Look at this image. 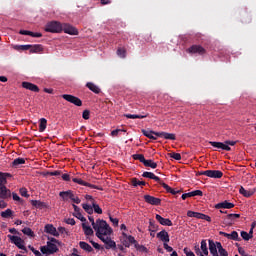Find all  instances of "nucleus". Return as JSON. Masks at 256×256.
<instances>
[{
    "instance_id": "obj_42",
    "label": "nucleus",
    "mask_w": 256,
    "mask_h": 256,
    "mask_svg": "<svg viewBox=\"0 0 256 256\" xmlns=\"http://www.w3.org/2000/svg\"><path fill=\"white\" fill-rule=\"evenodd\" d=\"M82 209H84V211L88 213V215H93V206L89 204H82Z\"/></svg>"
},
{
    "instance_id": "obj_44",
    "label": "nucleus",
    "mask_w": 256,
    "mask_h": 256,
    "mask_svg": "<svg viewBox=\"0 0 256 256\" xmlns=\"http://www.w3.org/2000/svg\"><path fill=\"white\" fill-rule=\"evenodd\" d=\"M135 249H137V251H140L141 253H147V247L140 245L137 241L134 244Z\"/></svg>"
},
{
    "instance_id": "obj_40",
    "label": "nucleus",
    "mask_w": 256,
    "mask_h": 256,
    "mask_svg": "<svg viewBox=\"0 0 256 256\" xmlns=\"http://www.w3.org/2000/svg\"><path fill=\"white\" fill-rule=\"evenodd\" d=\"M22 233L24 235H27L28 237H35V232L29 227H25L22 229Z\"/></svg>"
},
{
    "instance_id": "obj_31",
    "label": "nucleus",
    "mask_w": 256,
    "mask_h": 256,
    "mask_svg": "<svg viewBox=\"0 0 256 256\" xmlns=\"http://www.w3.org/2000/svg\"><path fill=\"white\" fill-rule=\"evenodd\" d=\"M43 46L41 44H34L30 47V53H41Z\"/></svg>"
},
{
    "instance_id": "obj_28",
    "label": "nucleus",
    "mask_w": 256,
    "mask_h": 256,
    "mask_svg": "<svg viewBox=\"0 0 256 256\" xmlns=\"http://www.w3.org/2000/svg\"><path fill=\"white\" fill-rule=\"evenodd\" d=\"M79 247L82 248L83 251H87V253H92L93 251V247H91V245L84 241L79 242Z\"/></svg>"
},
{
    "instance_id": "obj_13",
    "label": "nucleus",
    "mask_w": 256,
    "mask_h": 256,
    "mask_svg": "<svg viewBox=\"0 0 256 256\" xmlns=\"http://www.w3.org/2000/svg\"><path fill=\"white\" fill-rule=\"evenodd\" d=\"M209 144L216 149H222V151H231V147L228 146L225 142H213L210 141Z\"/></svg>"
},
{
    "instance_id": "obj_37",
    "label": "nucleus",
    "mask_w": 256,
    "mask_h": 256,
    "mask_svg": "<svg viewBox=\"0 0 256 256\" xmlns=\"http://www.w3.org/2000/svg\"><path fill=\"white\" fill-rule=\"evenodd\" d=\"M47 129V119L41 118L40 124H39V131L40 133H43Z\"/></svg>"
},
{
    "instance_id": "obj_51",
    "label": "nucleus",
    "mask_w": 256,
    "mask_h": 256,
    "mask_svg": "<svg viewBox=\"0 0 256 256\" xmlns=\"http://www.w3.org/2000/svg\"><path fill=\"white\" fill-rule=\"evenodd\" d=\"M48 243H54V245H58L61 246V241L57 240V238H53V237H48Z\"/></svg>"
},
{
    "instance_id": "obj_3",
    "label": "nucleus",
    "mask_w": 256,
    "mask_h": 256,
    "mask_svg": "<svg viewBox=\"0 0 256 256\" xmlns=\"http://www.w3.org/2000/svg\"><path fill=\"white\" fill-rule=\"evenodd\" d=\"M40 251L41 253H43V255H54V253H57V251H59V247L55 243L47 242V245L42 246L40 248Z\"/></svg>"
},
{
    "instance_id": "obj_52",
    "label": "nucleus",
    "mask_w": 256,
    "mask_h": 256,
    "mask_svg": "<svg viewBox=\"0 0 256 256\" xmlns=\"http://www.w3.org/2000/svg\"><path fill=\"white\" fill-rule=\"evenodd\" d=\"M17 49H20L21 51H29V49H31V45L30 44L20 45V46H17Z\"/></svg>"
},
{
    "instance_id": "obj_47",
    "label": "nucleus",
    "mask_w": 256,
    "mask_h": 256,
    "mask_svg": "<svg viewBox=\"0 0 256 256\" xmlns=\"http://www.w3.org/2000/svg\"><path fill=\"white\" fill-rule=\"evenodd\" d=\"M84 187H89L90 189H97L98 191H103L102 187H99L97 185H93L89 182H85Z\"/></svg>"
},
{
    "instance_id": "obj_58",
    "label": "nucleus",
    "mask_w": 256,
    "mask_h": 256,
    "mask_svg": "<svg viewBox=\"0 0 256 256\" xmlns=\"http://www.w3.org/2000/svg\"><path fill=\"white\" fill-rule=\"evenodd\" d=\"M109 219H110L111 223H113L114 227H117L119 225V219L113 218L111 216H109Z\"/></svg>"
},
{
    "instance_id": "obj_43",
    "label": "nucleus",
    "mask_w": 256,
    "mask_h": 256,
    "mask_svg": "<svg viewBox=\"0 0 256 256\" xmlns=\"http://www.w3.org/2000/svg\"><path fill=\"white\" fill-rule=\"evenodd\" d=\"M92 209H94V213H97L98 215H102L103 214V209H101L99 204H97L95 202H93V204H92Z\"/></svg>"
},
{
    "instance_id": "obj_59",
    "label": "nucleus",
    "mask_w": 256,
    "mask_h": 256,
    "mask_svg": "<svg viewBox=\"0 0 256 256\" xmlns=\"http://www.w3.org/2000/svg\"><path fill=\"white\" fill-rule=\"evenodd\" d=\"M238 253L241 256H251V255L245 253V249H243V247H238Z\"/></svg>"
},
{
    "instance_id": "obj_30",
    "label": "nucleus",
    "mask_w": 256,
    "mask_h": 256,
    "mask_svg": "<svg viewBox=\"0 0 256 256\" xmlns=\"http://www.w3.org/2000/svg\"><path fill=\"white\" fill-rule=\"evenodd\" d=\"M0 216L2 217V219H10L13 218V210L11 209H6L5 211H2L0 213Z\"/></svg>"
},
{
    "instance_id": "obj_29",
    "label": "nucleus",
    "mask_w": 256,
    "mask_h": 256,
    "mask_svg": "<svg viewBox=\"0 0 256 256\" xmlns=\"http://www.w3.org/2000/svg\"><path fill=\"white\" fill-rule=\"evenodd\" d=\"M148 231L152 233H157V231H159V225L155 223V220L150 219Z\"/></svg>"
},
{
    "instance_id": "obj_57",
    "label": "nucleus",
    "mask_w": 256,
    "mask_h": 256,
    "mask_svg": "<svg viewBox=\"0 0 256 256\" xmlns=\"http://www.w3.org/2000/svg\"><path fill=\"white\" fill-rule=\"evenodd\" d=\"M218 253L220 256H229V252H227L225 248H220V250H218Z\"/></svg>"
},
{
    "instance_id": "obj_8",
    "label": "nucleus",
    "mask_w": 256,
    "mask_h": 256,
    "mask_svg": "<svg viewBox=\"0 0 256 256\" xmlns=\"http://www.w3.org/2000/svg\"><path fill=\"white\" fill-rule=\"evenodd\" d=\"M100 241H103L105 244V249H116L117 248V243L111 239L109 236H104L100 238Z\"/></svg>"
},
{
    "instance_id": "obj_56",
    "label": "nucleus",
    "mask_w": 256,
    "mask_h": 256,
    "mask_svg": "<svg viewBox=\"0 0 256 256\" xmlns=\"http://www.w3.org/2000/svg\"><path fill=\"white\" fill-rule=\"evenodd\" d=\"M48 175H50L51 177H59V175H61V170H56L53 172H48Z\"/></svg>"
},
{
    "instance_id": "obj_33",
    "label": "nucleus",
    "mask_w": 256,
    "mask_h": 256,
    "mask_svg": "<svg viewBox=\"0 0 256 256\" xmlns=\"http://www.w3.org/2000/svg\"><path fill=\"white\" fill-rule=\"evenodd\" d=\"M149 114L145 115H137V114H124V117L127 119H145V117H148Z\"/></svg>"
},
{
    "instance_id": "obj_22",
    "label": "nucleus",
    "mask_w": 256,
    "mask_h": 256,
    "mask_svg": "<svg viewBox=\"0 0 256 256\" xmlns=\"http://www.w3.org/2000/svg\"><path fill=\"white\" fill-rule=\"evenodd\" d=\"M30 203L33 207H36V209H47L49 207L47 203L41 202V200H31Z\"/></svg>"
},
{
    "instance_id": "obj_11",
    "label": "nucleus",
    "mask_w": 256,
    "mask_h": 256,
    "mask_svg": "<svg viewBox=\"0 0 256 256\" xmlns=\"http://www.w3.org/2000/svg\"><path fill=\"white\" fill-rule=\"evenodd\" d=\"M187 52L192 54L197 53L198 55H205L206 50L201 45H192L187 49Z\"/></svg>"
},
{
    "instance_id": "obj_36",
    "label": "nucleus",
    "mask_w": 256,
    "mask_h": 256,
    "mask_svg": "<svg viewBox=\"0 0 256 256\" xmlns=\"http://www.w3.org/2000/svg\"><path fill=\"white\" fill-rule=\"evenodd\" d=\"M144 167H150L151 169H157V162H154L153 160H145L143 163Z\"/></svg>"
},
{
    "instance_id": "obj_41",
    "label": "nucleus",
    "mask_w": 256,
    "mask_h": 256,
    "mask_svg": "<svg viewBox=\"0 0 256 256\" xmlns=\"http://www.w3.org/2000/svg\"><path fill=\"white\" fill-rule=\"evenodd\" d=\"M131 183H132L133 187H139V185H142V186L147 185V183H145V181H139V179H137V178H132Z\"/></svg>"
},
{
    "instance_id": "obj_12",
    "label": "nucleus",
    "mask_w": 256,
    "mask_h": 256,
    "mask_svg": "<svg viewBox=\"0 0 256 256\" xmlns=\"http://www.w3.org/2000/svg\"><path fill=\"white\" fill-rule=\"evenodd\" d=\"M144 201L149 205H161V199L151 195H144Z\"/></svg>"
},
{
    "instance_id": "obj_63",
    "label": "nucleus",
    "mask_w": 256,
    "mask_h": 256,
    "mask_svg": "<svg viewBox=\"0 0 256 256\" xmlns=\"http://www.w3.org/2000/svg\"><path fill=\"white\" fill-rule=\"evenodd\" d=\"M162 187L167 191V193H171L172 188L169 185L162 183Z\"/></svg>"
},
{
    "instance_id": "obj_24",
    "label": "nucleus",
    "mask_w": 256,
    "mask_h": 256,
    "mask_svg": "<svg viewBox=\"0 0 256 256\" xmlns=\"http://www.w3.org/2000/svg\"><path fill=\"white\" fill-rule=\"evenodd\" d=\"M239 217H241L240 214H228L225 218L226 225H233L235 219H239Z\"/></svg>"
},
{
    "instance_id": "obj_25",
    "label": "nucleus",
    "mask_w": 256,
    "mask_h": 256,
    "mask_svg": "<svg viewBox=\"0 0 256 256\" xmlns=\"http://www.w3.org/2000/svg\"><path fill=\"white\" fill-rule=\"evenodd\" d=\"M86 87H88V89L92 91V93H95L96 95H99V93H101V88H99V86L95 85L92 82H88L86 84Z\"/></svg>"
},
{
    "instance_id": "obj_5",
    "label": "nucleus",
    "mask_w": 256,
    "mask_h": 256,
    "mask_svg": "<svg viewBox=\"0 0 256 256\" xmlns=\"http://www.w3.org/2000/svg\"><path fill=\"white\" fill-rule=\"evenodd\" d=\"M7 237L8 239H10L11 243L18 247V249H22V251H27V247H25V240H23L21 237L13 236L11 234H8Z\"/></svg>"
},
{
    "instance_id": "obj_50",
    "label": "nucleus",
    "mask_w": 256,
    "mask_h": 256,
    "mask_svg": "<svg viewBox=\"0 0 256 256\" xmlns=\"http://www.w3.org/2000/svg\"><path fill=\"white\" fill-rule=\"evenodd\" d=\"M142 177H145L146 179H153L155 174L153 172H143Z\"/></svg>"
},
{
    "instance_id": "obj_23",
    "label": "nucleus",
    "mask_w": 256,
    "mask_h": 256,
    "mask_svg": "<svg viewBox=\"0 0 256 256\" xmlns=\"http://www.w3.org/2000/svg\"><path fill=\"white\" fill-rule=\"evenodd\" d=\"M255 189H249V190H246L243 188V186L240 187L239 189V193L240 195H243V197H253V195H255Z\"/></svg>"
},
{
    "instance_id": "obj_39",
    "label": "nucleus",
    "mask_w": 256,
    "mask_h": 256,
    "mask_svg": "<svg viewBox=\"0 0 256 256\" xmlns=\"http://www.w3.org/2000/svg\"><path fill=\"white\" fill-rule=\"evenodd\" d=\"M13 167H19V165H25V158H16L12 162Z\"/></svg>"
},
{
    "instance_id": "obj_21",
    "label": "nucleus",
    "mask_w": 256,
    "mask_h": 256,
    "mask_svg": "<svg viewBox=\"0 0 256 256\" xmlns=\"http://www.w3.org/2000/svg\"><path fill=\"white\" fill-rule=\"evenodd\" d=\"M156 237L160 239V241H162L163 243H169V241H171V239L169 238V233L165 230L158 232Z\"/></svg>"
},
{
    "instance_id": "obj_48",
    "label": "nucleus",
    "mask_w": 256,
    "mask_h": 256,
    "mask_svg": "<svg viewBox=\"0 0 256 256\" xmlns=\"http://www.w3.org/2000/svg\"><path fill=\"white\" fill-rule=\"evenodd\" d=\"M240 235H241L242 239H244V241H249V239L253 238V235H250L245 231H241Z\"/></svg>"
},
{
    "instance_id": "obj_9",
    "label": "nucleus",
    "mask_w": 256,
    "mask_h": 256,
    "mask_svg": "<svg viewBox=\"0 0 256 256\" xmlns=\"http://www.w3.org/2000/svg\"><path fill=\"white\" fill-rule=\"evenodd\" d=\"M62 31L67 33L68 35H78L79 31L77 28L73 27L71 24L63 23L62 24Z\"/></svg>"
},
{
    "instance_id": "obj_10",
    "label": "nucleus",
    "mask_w": 256,
    "mask_h": 256,
    "mask_svg": "<svg viewBox=\"0 0 256 256\" xmlns=\"http://www.w3.org/2000/svg\"><path fill=\"white\" fill-rule=\"evenodd\" d=\"M219 235L226 237V239H230L231 241H241V237H239V233L237 231H232L230 234L226 232H219Z\"/></svg>"
},
{
    "instance_id": "obj_19",
    "label": "nucleus",
    "mask_w": 256,
    "mask_h": 256,
    "mask_svg": "<svg viewBox=\"0 0 256 256\" xmlns=\"http://www.w3.org/2000/svg\"><path fill=\"white\" fill-rule=\"evenodd\" d=\"M156 137H160L161 139H168L169 141H175V139H177L174 133L167 132L156 133Z\"/></svg>"
},
{
    "instance_id": "obj_27",
    "label": "nucleus",
    "mask_w": 256,
    "mask_h": 256,
    "mask_svg": "<svg viewBox=\"0 0 256 256\" xmlns=\"http://www.w3.org/2000/svg\"><path fill=\"white\" fill-rule=\"evenodd\" d=\"M11 177L10 173L0 172V186L7 185V178Z\"/></svg>"
},
{
    "instance_id": "obj_20",
    "label": "nucleus",
    "mask_w": 256,
    "mask_h": 256,
    "mask_svg": "<svg viewBox=\"0 0 256 256\" xmlns=\"http://www.w3.org/2000/svg\"><path fill=\"white\" fill-rule=\"evenodd\" d=\"M233 207H235V204H233L227 200L215 205V209H233Z\"/></svg>"
},
{
    "instance_id": "obj_17",
    "label": "nucleus",
    "mask_w": 256,
    "mask_h": 256,
    "mask_svg": "<svg viewBox=\"0 0 256 256\" xmlns=\"http://www.w3.org/2000/svg\"><path fill=\"white\" fill-rule=\"evenodd\" d=\"M22 87L28 91H33V93H39V86L31 82H22Z\"/></svg>"
},
{
    "instance_id": "obj_7",
    "label": "nucleus",
    "mask_w": 256,
    "mask_h": 256,
    "mask_svg": "<svg viewBox=\"0 0 256 256\" xmlns=\"http://www.w3.org/2000/svg\"><path fill=\"white\" fill-rule=\"evenodd\" d=\"M62 99H65V101H68V103H72V105H76V107H81L83 105V101H81L79 97L71 94H63Z\"/></svg>"
},
{
    "instance_id": "obj_49",
    "label": "nucleus",
    "mask_w": 256,
    "mask_h": 256,
    "mask_svg": "<svg viewBox=\"0 0 256 256\" xmlns=\"http://www.w3.org/2000/svg\"><path fill=\"white\" fill-rule=\"evenodd\" d=\"M169 157L175 159V161H181V155L179 153L172 152L169 154Z\"/></svg>"
},
{
    "instance_id": "obj_46",
    "label": "nucleus",
    "mask_w": 256,
    "mask_h": 256,
    "mask_svg": "<svg viewBox=\"0 0 256 256\" xmlns=\"http://www.w3.org/2000/svg\"><path fill=\"white\" fill-rule=\"evenodd\" d=\"M126 55H127V51L124 48H118V50H117L118 57L125 59Z\"/></svg>"
},
{
    "instance_id": "obj_45",
    "label": "nucleus",
    "mask_w": 256,
    "mask_h": 256,
    "mask_svg": "<svg viewBox=\"0 0 256 256\" xmlns=\"http://www.w3.org/2000/svg\"><path fill=\"white\" fill-rule=\"evenodd\" d=\"M70 201H73L76 203V205H79L81 203V199L76 196V194L72 191V194L70 195Z\"/></svg>"
},
{
    "instance_id": "obj_61",
    "label": "nucleus",
    "mask_w": 256,
    "mask_h": 256,
    "mask_svg": "<svg viewBox=\"0 0 256 256\" xmlns=\"http://www.w3.org/2000/svg\"><path fill=\"white\" fill-rule=\"evenodd\" d=\"M76 217L77 219H80L82 223H85V221H87V218H85L83 214H81V212H78V214H76Z\"/></svg>"
},
{
    "instance_id": "obj_60",
    "label": "nucleus",
    "mask_w": 256,
    "mask_h": 256,
    "mask_svg": "<svg viewBox=\"0 0 256 256\" xmlns=\"http://www.w3.org/2000/svg\"><path fill=\"white\" fill-rule=\"evenodd\" d=\"M168 242H165L164 245V249L168 252L171 253L173 252V247L169 246V244H167Z\"/></svg>"
},
{
    "instance_id": "obj_53",
    "label": "nucleus",
    "mask_w": 256,
    "mask_h": 256,
    "mask_svg": "<svg viewBox=\"0 0 256 256\" xmlns=\"http://www.w3.org/2000/svg\"><path fill=\"white\" fill-rule=\"evenodd\" d=\"M90 115H91V111H89V110H84L83 113H82V117L86 121L89 120Z\"/></svg>"
},
{
    "instance_id": "obj_62",
    "label": "nucleus",
    "mask_w": 256,
    "mask_h": 256,
    "mask_svg": "<svg viewBox=\"0 0 256 256\" xmlns=\"http://www.w3.org/2000/svg\"><path fill=\"white\" fill-rule=\"evenodd\" d=\"M20 195L22 197H29V194H27V189L26 188H21L20 189Z\"/></svg>"
},
{
    "instance_id": "obj_4",
    "label": "nucleus",
    "mask_w": 256,
    "mask_h": 256,
    "mask_svg": "<svg viewBox=\"0 0 256 256\" xmlns=\"http://www.w3.org/2000/svg\"><path fill=\"white\" fill-rule=\"evenodd\" d=\"M120 241L124 247L130 248L131 245H135L137 240L132 235H127V233L122 232V236L120 237Z\"/></svg>"
},
{
    "instance_id": "obj_18",
    "label": "nucleus",
    "mask_w": 256,
    "mask_h": 256,
    "mask_svg": "<svg viewBox=\"0 0 256 256\" xmlns=\"http://www.w3.org/2000/svg\"><path fill=\"white\" fill-rule=\"evenodd\" d=\"M189 197H203V191L201 190H194L192 192L184 193L182 194V199L185 201V199Z\"/></svg>"
},
{
    "instance_id": "obj_38",
    "label": "nucleus",
    "mask_w": 256,
    "mask_h": 256,
    "mask_svg": "<svg viewBox=\"0 0 256 256\" xmlns=\"http://www.w3.org/2000/svg\"><path fill=\"white\" fill-rule=\"evenodd\" d=\"M132 158L134 159V161H140V163H145V161L147 159H145V156L143 154H133Z\"/></svg>"
},
{
    "instance_id": "obj_16",
    "label": "nucleus",
    "mask_w": 256,
    "mask_h": 256,
    "mask_svg": "<svg viewBox=\"0 0 256 256\" xmlns=\"http://www.w3.org/2000/svg\"><path fill=\"white\" fill-rule=\"evenodd\" d=\"M44 232L48 233L49 235H53V237H59L57 228H55L52 224H46L44 227Z\"/></svg>"
},
{
    "instance_id": "obj_64",
    "label": "nucleus",
    "mask_w": 256,
    "mask_h": 256,
    "mask_svg": "<svg viewBox=\"0 0 256 256\" xmlns=\"http://www.w3.org/2000/svg\"><path fill=\"white\" fill-rule=\"evenodd\" d=\"M184 253L186 256H195V253L189 251V248H184Z\"/></svg>"
},
{
    "instance_id": "obj_15",
    "label": "nucleus",
    "mask_w": 256,
    "mask_h": 256,
    "mask_svg": "<svg viewBox=\"0 0 256 256\" xmlns=\"http://www.w3.org/2000/svg\"><path fill=\"white\" fill-rule=\"evenodd\" d=\"M0 199H11V190L5 185L0 186Z\"/></svg>"
},
{
    "instance_id": "obj_34",
    "label": "nucleus",
    "mask_w": 256,
    "mask_h": 256,
    "mask_svg": "<svg viewBox=\"0 0 256 256\" xmlns=\"http://www.w3.org/2000/svg\"><path fill=\"white\" fill-rule=\"evenodd\" d=\"M82 228H83L84 234L86 236L93 235L94 232H93V228H91V226H87V224L83 223Z\"/></svg>"
},
{
    "instance_id": "obj_6",
    "label": "nucleus",
    "mask_w": 256,
    "mask_h": 256,
    "mask_svg": "<svg viewBox=\"0 0 256 256\" xmlns=\"http://www.w3.org/2000/svg\"><path fill=\"white\" fill-rule=\"evenodd\" d=\"M198 173L199 175H205L211 179H221V177H223V172L221 170H205Z\"/></svg>"
},
{
    "instance_id": "obj_35",
    "label": "nucleus",
    "mask_w": 256,
    "mask_h": 256,
    "mask_svg": "<svg viewBox=\"0 0 256 256\" xmlns=\"http://www.w3.org/2000/svg\"><path fill=\"white\" fill-rule=\"evenodd\" d=\"M142 133L148 139H153V135H155V137H157L156 133H159V132H155L153 130H142Z\"/></svg>"
},
{
    "instance_id": "obj_32",
    "label": "nucleus",
    "mask_w": 256,
    "mask_h": 256,
    "mask_svg": "<svg viewBox=\"0 0 256 256\" xmlns=\"http://www.w3.org/2000/svg\"><path fill=\"white\" fill-rule=\"evenodd\" d=\"M202 255H209V248H207V240H202L200 245Z\"/></svg>"
},
{
    "instance_id": "obj_55",
    "label": "nucleus",
    "mask_w": 256,
    "mask_h": 256,
    "mask_svg": "<svg viewBox=\"0 0 256 256\" xmlns=\"http://www.w3.org/2000/svg\"><path fill=\"white\" fill-rule=\"evenodd\" d=\"M194 251L197 256L203 255V252H201V248H199V244H195Z\"/></svg>"
},
{
    "instance_id": "obj_1",
    "label": "nucleus",
    "mask_w": 256,
    "mask_h": 256,
    "mask_svg": "<svg viewBox=\"0 0 256 256\" xmlns=\"http://www.w3.org/2000/svg\"><path fill=\"white\" fill-rule=\"evenodd\" d=\"M94 231H96V237H98V239L107 237L113 233V229L110 228L109 224H107V221L101 219L96 220Z\"/></svg>"
},
{
    "instance_id": "obj_26",
    "label": "nucleus",
    "mask_w": 256,
    "mask_h": 256,
    "mask_svg": "<svg viewBox=\"0 0 256 256\" xmlns=\"http://www.w3.org/2000/svg\"><path fill=\"white\" fill-rule=\"evenodd\" d=\"M73 190L62 191L59 193V197H61L62 201H69L71 200V194Z\"/></svg>"
},
{
    "instance_id": "obj_54",
    "label": "nucleus",
    "mask_w": 256,
    "mask_h": 256,
    "mask_svg": "<svg viewBox=\"0 0 256 256\" xmlns=\"http://www.w3.org/2000/svg\"><path fill=\"white\" fill-rule=\"evenodd\" d=\"M72 181L73 183H78V185L85 187V181H83L81 178H73Z\"/></svg>"
},
{
    "instance_id": "obj_2",
    "label": "nucleus",
    "mask_w": 256,
    "mask_h": 256,
    "mask_svg": "<svg viewBox=\"0 0 256 256\" xmlns=\"http://www.w3.org/2000/svg\"><path fill=\"white\" fill-rule=\"evenodd\" d=\"M44 31L46 33H61L63 32V27L59 21H50L46 24Z\"/></svg>"
},
{
    "instance_id": "obj_14",
    "label": "nucleus",
    "mask_w": 256,
    "mask_h": 256,
    "mask_svg": "<svg viewBox=\"0 0 256 256\" xmlns=\"http://www.w3.org/2000/svg\"><path fill=\"white\" fill-rule=\"evenodd\" d=\"M156 221L160 223V225H164L165 227H173V222L169 218H163L161 215L156 214Z\"/></svg>"
}]
</instances>
